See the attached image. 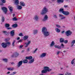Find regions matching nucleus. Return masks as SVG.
<instances>
[{
  "label": "nucleus",
  "mask_w": 75,
  "mask_h": 75,
  "mask_svg": "<svg viewBox=\"0 0 75 75\" xmlns=\"http://www.w3.org/2000/svg\"><path fill=\"white\" fill-rule=\"evenodd\" d=\"M18 26L17 24H14L12 25V27L13 28H16Z\"/></svg>",
  "instance_id": "obj_31"
},
{
  "label": "nucleus",
  "mask_w": 75,
  "mask_h": 75,
  "mask_svg": "<svg viewBox=\"0 0 75 75\" xmlns=\"http://www.w3.org/2000/svg\"><path fill=\"white\" fill-rule=\"evenodd\" d=\"M28 35H25V36L23 38V40H26L28 39Z\"/></svg>",
  "instance_id": "obj_22"
},
{
  "label": "nucleus",
  "mask_w": 75,
  "mask_h": 75,
  "mask_svg": "<svg viewBox=\"0 0 75 75\" xmlns=\"http://www.w3.org/2000/svg\"><path fill=\"white\" fill-rule=\"evenodd\" d=\"M22 6H21L18 5V9L19 10H20L21 9H22Z\"/></svg>",
  "instance_id": "obj_35"
},
{
  "label": "nucleus",
  "mask_w": 75,
  "mask_h": 75,
  "mask_svg": "<svg viewBox=\"0 0 75 75\" xmlns=\"http://www.w3.org/2000/svg\"><path fill=\"white\" fill-rule=\"evenodd\" d=\"M48 11V10L47 9V8L45 7L44 8L43 10H42V12L41 13V14L42 15H43L45 14L46 13H47Z\"/></svg>",
  "instance_id": "obj_1"
},
{
  "label": "nucleus",
  "mask_w": 75,
  "mask_h": 75,
  "mask_svg": "<svg viewBox=\"0 0 75 75\" xmlns=\"http://www.w3.org/2000/svg\"><path fill=\"white\" fill-rule=\"evenodd\" d=\"M23 47V45H20V48H21Z\"/></svg>",
  "instance_id": "obj_52"
},
{
  "label": "nucleus",
  "mask_w": 75,
  "mask_h": 75,
  "mask_svg": "<svg viewBox=\"0 0 75 75\" xmlns=\"http://www.w3.org/2000/svg\"><path fill=\"white\" fill-rule=\"evenodd\" d=\"M15 33V30H12L11 32L10 33L11 36L12 37H13V36L14 35Z\"/></svg>",
  "instance_id": "obj_8"
},
{
  "label": "nucleus",
  "mask_w": 75,
  "mask_h": 75,
  "mask_svg": "<svg viewBox=\"0 0 75 75\" xmlns=\"http://www.w3.org/2000/svg\"><path fill=\"white\" fill-rule=\"evenodd\" d=\"M35 19L36 20V21H38V16L36 15L34 17Z\"/></svg>",
  "instance_id": "obj_26"
},
{
  "label": "nucleus",
  "mask_w": 75,
  "mask_h": 75,
  "mask_svg": "<svg viewBox=\"0 0 75 75\" xmlns=\"http://www.w3.org/2000/svg\"><path fill=\"white\" fill-rule=\"evenodd\" d=\"M14 16H15V13H14L13 14V17H14Z\"/></svg>",
  "instance_id": "obj_64"
},
{
  "label": "nucleus",
  "mask_w": 75,
  "mask_h": 75,
  "mask_svg": "<svg viewBox=\"0 0 75 75\" xmlns=\"http://www.w3.org/2000/svg\"><path fill=\"white\" fill-rule=\"evenodd\" d=\"M6 44L7 46H8V47H9V46H10V45H11V43L9 42H6Z\"/></svg>",
  "instance_id": "obj_34"
},
{
  "label": "nucleus",
  "mask_w": 75,
  "mask_h": 75,
  "mask_svg": "<svg viewBox=\"0 0 75 75\" xmlns=\"http://www.w3.org/2000/svg\"><path fill=\"white\" fill-rule=\"evenodd\" d=\"M42 33H44L47 31V28H46V27H44L42 28Z\"/></svg>",
  "instance_id": "obj_6"
},
{
  "label": "nucleus",
  "mask_w": 75,
  "mask_h": 75,
  "mask_svg": "<svg viewBox=\"0 0 75 75\" xmlns=\"http://www.w3.org/2000/svg\"><path fill=\"white\" fill-rule=\"evenodd\" d=\"M1 45L2 48H6L7 47L6 42L2 43Z\"/></svg>",
  "instance_id": "obj_5"
},
{
  "label": "nucleus",
  "mask_w": 75,
  "mask_h": 75,
  "mask_svg": "<svg viewBox=\"0 0 75 75\" xmlns=\"http://www.w3.org/2000/svg\"><path fill=\"white\" fill-rule=\"evenodd\" d=\"M54 18H57V16L56 15H54Z\"/></svg>",
  "instance_id": "obj_54"
},
{
  "label": "nucleus",
  "mask_w": 75,
  "mask_h": 75,
  "mask_svg": "<svg viewBox=\"0 0 75 75\" xmlns=\"http://www.w3.org/2000/svg\"><path fill=\"white\" fill-rule=\"evenodd\" d=\"M63 12V14H64V15H65L66 16H68V15H69V12H65L64 11V12Z\"/></svg>",
  "instance_id": "obj_14"
},
{
  "label": "nucleus",
  "mask_w": 75,
  "mask_h": 75,
  "mask_svg": "<svg viewBox=\"0 0 75 75\" xmlns=\"http://www.w3.org/2000/svg\"><path fill=\"white\" fill-rule=\"evenodd\" d=\"M5 41H6V42H7V41H8V40L7 39H6L5 40Z\"/></svg>",
  "instance_id": "obj_58"
},
{
  "label": "nucleus",
  "mask_w": 75,
  "mask_h": 75,
  "mask_svg": "<svg viewBox=\"0 0 75 75\" xmlns=\"http://www.w3.org/2000/svg\"><path fill=\"white\" fill-rule=\"evenodd\" d=\"M61 45L62 47H64V44H62Z\"/></svg>",
  "instance_id": "obj_61"
},
{
  "label": "nucleus",
  "mask_w": 75,
  "mask_h": 75,
  "mask_svg": "<svg viewBox=\"0 0 75 75\" xmlns=\"http://www.w3.org/2000/svg\"><path fill=\"white\" fill-rule=\"evenodd\" d=\"M18 20V19L16 18V17H15L13 18V21H17Z\"/></svg>",
  "instance_id": "obj_39"
},
{
  "label": "nucleus",
  "mask_w": 75,
  "mask_h": 75,
  "mask_svg": "<svg viewBox=\"0 0 75 75\" xmlns=\"http://www.w3.org/2000/svg\"><path fill=\"white\" fill-rule=\"evenodd\" d=\"M20 37H18L17 38V40H20Z\"/></svg>",
  "instance_id": "obj_62"
},
{
  "label": "nucleus",
  "mask_w": 75,
  "mask_h": 75,
  "mask_svg": "<svg viewBox=\"0 0 75 75\" xmlns=\"http://www.w3.org/2000/svg\"><path fill=\"white\" fill-rule=\"evenodd\" d=\"M19 36H23V33H21L19 34Z\"/></svg>",
  "instance_id": "obj_46"
},
{
  "label": "nucleus",
  "mask_w": 75,
  "mask_h": 75,
  "mask_svg": "<svg viewBox=\"0 0 75 75\" xmlns=\"http://www.w3.org/2000/svg\"><path fill=\"white\" fill-rule=\"evenodd\" d=\"M44 69H47L48 70H50L51 69H49V67H44Z\"/></svg>",
  "instance_id": "obj_37"
},
{
  "label": "nucleus",
  "mask_w": 75,
  "mask_h": 75,
  "mask_svg": "<svg viewBox=\"0 0 75 75\" xmlns=\"http://www.w3.org/2000/svg\"><path fill=\"white\" fill-rule=\"evenodd\" d=\"M57 3H64V0H57Z\"/></svg>",
  "instance_id": "obj_21"
},
{
  "label": "nucleus",
  "mask_w": 75,
  "mask_h": 75,
  "mask_svg": "<svg viewBox=\"0 0 75 75\" xmlns=\"http://www.w3.org/2000/svg\"><path fill=\"white\" fill-rule=\"evenodd\" d=\"M2 9L3 11L5 13V14L7 13V9L6 7H3L2 8Z\"/></svg>",
  "instance_id": "obj_7"
},
{
  "label": "nucleus",
  "mask_w": 75,
  "mask_h": 75,
  "mask_svg": "<svg viewBox=\"0 0 75 75\" xmlns=\"http://www.w3.org/2000/svg\"><path fill=\"white\" fill-rule=\"evenodd\" d=\"M20 4L21 6H25V3H24V2H23V1H21L20 2Z\"/></svg>",
  "instance_id": "obj_15"
},
{
  "label": "nucleus",
  "mask_w": 75,
  "mask_h": 75,
  "mask_svg": "<svg viewBox=\"0 0 75 75\" xmlns=\"http://www.w3.org/2000/svg\"><path fill=\"white\" fill-rule=\"evenodd\" d=\"M55 44V42H54V41H52L51 44H50V47H53L54 45Z\"/></svg>",
  "instance_id": "obj_16"
},
{
  "label": "nucleus",
  "mask_w": 75,
  "mask_h": 75,
  "mask_svg": "<svg viewBox=\"0 0 75 75\" xmlns=\"http://www.w3.org/2000/svg\"><path fill=\"white\" fill-rule=\"evenodd\" d=\"M33 59V57L32 56L26 57L25 58V59H29V60H30V59Z\"/></svg>",
  "instance_id": "obj_12"
},
{
  "label": "nucleus",
  "mask_w": 75,
  "mask_h": 75,
  "mask_svg": "<svg viewBox=\"0 0 75 75\" xmlns=\"http://www.w3.org/2000/svg\"><path fill=\"white\" fill-rule=\"evenodd\" d=\"M5 20V19H4V17L2 16V19L1 20V21H2V22H4V21Z\"/></svg>",
  "instance_id": "obj_40"
},
{
  "label": "nucleus",
  "mask_w": 75,
  "mask_h": 75,
  "mask_svg": "<svg viewBox=\"0 0 75 75\" xmlns=\"http://www.w3.org/2000/svg\"><path fill=\"white\" fill-rule=\"evenodd\" d=\"M5 35H8V33L6 32L5 33Z\"/></svg>",
  "instance_id": "obj_57"
},
{
  "label": "nucleus",
  "mask_w": 75,
  "mask_h": 75,
  "mask_svg": "<svg viewBox=\"0 0 75 75\" xmlns=\"http://www.w3.org/2000/svg\"><path fill=\"white\" fill-rule=\"evenodd\" d=\"M2 3H0V6H3L4 3H6V0H0Z\"/></svg>",
  "instance_id": "obj_9"
},
{
  "label": "nucleus",
  "mask_w": 75,
  "mask_h": 75,
  "mask_svg": "<svg viewBox=\"0 0 75 75\" xmlns=\"http://www.w3.org/2000/svg\"><path fill=\"white\" fill-rule=\"evenodd\" d=\"M3 33H7V31H3Z\"/></svg>",
  "instance_id": "obj_59"
},
{
  "label": "nucleus",
  "mask_w": 75,
  "mask_h": 75,
  "mask_svg": "<svg viewBox=\"0 0 75 75\" xmlns=\"http://www.w3.org/2000/svg\"><path fill=\"white\" fill-rule=\"evenodd\" d=\"M22 42V39L18 41V42Z\"/></svg>",
  "instance_id": "obj_53"
},
{
  "label": "nucleus",
  "mask_w": 75,
  "mask_h": 75,
  "mask_svg": "<svg viewBox=\"0 0 75 75\" xmlns=\"http://www.w3.org/2000/svg\"><path fill=\"white\" fill-rule=\"evenodd\" d=\"M65 11H64V9L61 8L59 10V12H62V13L63 14V13Z\"/></svg>",
  "instance_id": "obj_17"
},
{
  "label": "nucleus",
  "mask_w": 75,
  "mask_h": 75,
  "mask_svg": "<svg viewBox=\"0 0 75 75\" xmlns=\"http://www.w3.org/2000/svg\"><path fill=\"white\" fill-rule=\"evenodd\" d=\"M65 75H71V73H68V72H67L65 74Z\"/></svg>",
  "instance_id": "obj_45"
},
{
  "label": "nucleus",
  "mask_w": 75,
  "mask_h": 75,
  "mask_svg": "<svg viewBox=\"0 0 75 75\" xmlns=\"http://www.w3.org/2000/svg\"><path fill=\"white\" fill-rule=\"evenodd\" d=\"M59 53H60V51H57V55H59Z\"/></svg>",
  "instance_id": "obj_51"
},
{
  "label": "nucleus",
  "mask_w": 75,
  "mask_h": 75,
  "mask_svg": "<svg viewBox=\"0 0 75 75\" xmlns=\"http://www.w3.org/2000/svg\"><path fill=\"white\" fill-rule=\"evenodd\" d=\"M59 16V17H62L63 15L61 14H60Z\"/></svg>",
  "instance_id": "obj_60"
},
{
  "label": "nucleus",
  "mask_w": 75,
  "mask_h": 75,
  "mask_svg": "<svg viewBox=\"0 0 75 75\" xmlns=\"http://www.w3.org/2000/svg\"><path fill=\"white\" fill-rule=\"evenodd\" d=\"M34 61V59H33L29 62V64H31V63H33Z\"/></svg>",
  "instance_id": "obj_29"
},
{
  "label": "nucleus",
  "mask_w": 75,
  "mask_h": 75,
  "mask_svg": "<svg viewBox=\"0 0 75 75\" xmlns=\"http://www.w3.org/2000/svg\"><path fill=\"white\" fill-rule=\"evenodd\" d=\"M68 7V5H64V7H65V8H66V7Z\"/></svg>",
  "instance_id": "obj_49"
},
{
  "label": "nucleus",
  "mask_w": 75,
  "mask_h": 75,
  "mask_svg": "<svg viewBox=\"0 0 75 75\" xmlns=\"http://www.w3.org/2000/svg\"><path fill=\"white\" fill-rule=\"evenodd\" d=\"M28 61L27 60V59H25L23 60V62L24 64H26V63H27Z\"/></svg>",
  "instance_id": "obj_33"
},
{
  "label": "nucleus",
  "mask_w": 75,
  "mask_h": 75,
  "mask_svg": "<svg viewBox=\"0 0 75 75\" xmlns=\"http://www.w3.org/2000/svg\"><path fill=\"white\" fill-rule=\"evenodd\" d=\"M23 64V61H21L19 62L18 63V67H20V66L22 65Z\"/></svg>",
  "instance_id": "obj_11"
},
{
  "label": "nucleus",
  "mask_w": 75,
  "mask_h": 75,
  "mask_svg": "<svg viewBox=\"0 0 75 75\" xmlns=\"http://www.w3.org/2000/svg\"><path fill=\"white\" fill-rule=\"evenodd\" d=\"M75 43V40H72L71 42V47H73V45H74V44Z\"/></svg>",
  "instance_id": "obj_19"
},
{
  "label": "nucleus",
  "mask_w": 75,
  "mask_h": 75,
  "mask_svg": "<svg viewBox=\"0 0 75 75\" xmlns=\"http://www.w3.org/2000/svg\"><path fill=\"white\" fill-rule=\"evenodd\" d=\"M18 53L17 52H15V57H17L18 56Z\"/></svg>",
  "instance_id": "obj_42"
},
{
  "label": "nucleus",
  "mask_w": 75,
  "mask_h": 75,
  "mask_svg": "<svg viewBox=\"0 0 75 75\" xmlns=\"http://www.w3.org/2000/svg\"><path fill=\"white\" fill-rule=\"evenodd\" d=\"M3 61H4L5 62H7V59H3Z\"/></svg>",
  "instance_id": "obj_41"
},
{
  "label": "nucleus",
  "mask_w": 75,
  "mask_h": 75,
  "mask_svg": "<svg viewBox=\"0 0 75 75\" xmlns=\"http://www.w3.org/2000/svg\"><path fill=\"white\" fill-rule=\"evenodd\" d=\"M38 50V49L37 48L35 49V50L34 51L32 52V54H34Z\"/></svg>",
  "instance_id": "obj_36"
},
{
  "label": "nucleus",
  "mask_w": 75,
  "mask_h": 75,
  "mask_svg": "<svg viewBox=\"0 0 75 75\" xmlns=\"http://www.w3.org/2000/svg\"><path fill=\"white\" fill-rule=\"evenodd\" d=\"M54 47L57 48L58 49H61V46H58L57 45H54Z\"/></svg>",
  "instance_id": "obj_27"
},
{
  "label": "nucleus",
  "mask_w": 75,
  "mask_h": 75,
  "mask_svg": "<svg viewBox=\"0 0 75 75\" xmlns=\"http://www.w3.org/2000/svg\"><path fill=\"white\" fill-rule=\"evenodd\" d=\"M72 34V32H71L70 30H68L66 32L65 34L66 36L68 37L71 35Z\"/></svg>",
  "instance_id": "obj_2"
},
{
  "label": "nucleus",
  "mask_w": 75,
  "mask_h": 75,
  "mask_svg": "<svg viewBox=\"0 0 75 75\" xmlns=\"http://www.w3.org/2000/svg\"><path fill=\"white\" fill-rule=\"evenodd\" d=\"M44 36H45V37H48V36H49L50 35V33L49 32L47 31L46 32H45L43 33Z\"/></svg>",
  "instance_id": "obj_3"
},
{
  "label": "nucleus",
  "mask_w": 75,
  "mask_h": 75,
  "mask_svg": "<svg viewBox=\"0 0 75 75\" xmlns=\"http://www.w3.org/2000/svg\"><path fill=\"white\" fill-rule=\"evenodd\" d=\"M12 74H17V72H16V71H14V72H13Z\"/></svg>",
  "instance_id": "obj_50"
},
{
  "label": "nucleus",
  "mask_w": 75,
  "mask_h": 75,
  "mask_svg": "<svg viewBox=\"0 0 75 75\" xmlns=\"http://www.w3.org/2000/svg\"><path fill=\"white\" fill-rule=\"evenodd\" d=\"M8 8H9V10L11 12L13 11V7H10V6H9L8 7Z\"/></svg>",
  "instance_id": "obj_23"
},
{
  "label": "nucleus",
  "mask_w": 75,
  "mask_h": 75,
  "mask_svg": "<svg viewBox=\"0 0 75 75\" xmlns=\"http://www.w3.org/2000/svg\"><path fill=\"white\" fill-rule=\"evenodd\" d=\"M5 26L6 28L9 27H10V24L6 23L5 24Z\"/></svg>",
  "instance_id": "obj_32"
},
{
  "label": "nucleus",
  "mask_w": 75,
  "mask_h": 75,
  "mask_svg": "<svg viewBox=\"0 0 75 75\" xmlns=\"http://www.w3.org/2000/svg\"><path fill=\"white\" fill-rule=\"evenodd\" d=\"M31 43V41H29L28 42V43L26 45V46H25V47H28V45H29Z\"/></svg>",
  "instance_id": "obj_30"
},
{
  "label": "nucleus",
  "mask_w": 75,
  "mask_h": 75,
  "mask_svg": "<svg viewBox=\"0 0 75 75\" xmlns=\"http://www.w3.org/2000/svg\"><path fill=\"white\" fill-rule=\"evenodd\" d=\"M51 71V69H44L41 72L42 74H45V73H47V72H50V71Z\"/></svg>",
  "instance_id": "obj_4"
},
{
  "label": "nucleus",
  "mask_w": 75,
  "mask_h": 75,
  "mask_svg": "<svg viewBox=\"0 0 75 75\" xmlns=\"http://www.w3.org/2000/svg\"><path fill=\"white\" fill-rule=\"evenodd\" d=\"M7 30H10L11 29H12V28L10 27H8L7 28Z\"/></svg>",
  "instance_id": "obj_48"
},
{
  "label": "nucleus",
  "mask_w": 75,
  "mask_h": 75,
  "mask_svg": "<svg viewBox=\"0 0 75 75\" xmlns=\"http://www.w3.org/2000/svg\"><path fill=\"white\" fill-rule=\"evenodd\" d=\"M15 4L16 5H18L19 4V1L18 0H16L15 1Z\"/></svg>",
  "instance_id": "obj_20"
},
{
  "label": "nucleus",
  "mask_w": 75,
  "mask_h": 75,
  "mask_svg": "<svg viewBox=\"0 0 75 75\" xmlns=\"http://www.w3.org/2000/svg\"><path fill=\"white\" fill-rule=\"evenodd\" d=\"M64 32H65V31H62V33L63 34V33H64Z\"/></svg>",
  "instance_id": "obj_63"
},
{
  "label": "nucleus",
  "mask_w": 75,
  "mask_h": 75,
  "mask_svg": "<svg viewBox=\"0 0 75 75\" xmlns=\"http://www.w3.org/2000/svg\"><path fill=\"white\" fill-rule=\"evenodd\" d=\"M15 42H16V40H13L12 44V45L13 47H14V46H15V45L14 44V43H15Z\"/></svg>",
  "instance_id": "obj_38"
},
{
  "label": "nucleus",
  "mask_w": 75,
  "mask_h": 75,
  "mask_svg": "<svg viewBox=\"0 0 75 75\" xmlns=\"http://www.w3.org/2000/svg\"><path fill=\"white\" fill-rule=\"evenodd\" d=\"M68 40H66L65 41H64V42L65 43V44H67V43H68Z\"/></svg>",
  "instance_id": "obj_47"
},
{
  "label": "nucleus",
  "mask_w": 75,
  "mask_h": 75,
  "mask_svg": "<svg viewBox=\"0 0 75 75\" xmlns=\"http://www.w3.org/2000/svg\"><path fill=\"white\" fill-rule=\"evenodd\" d=\"M11 65H14L15 64H14V62H12L11 63Z\"/></svg>",
  "instance_id": "obj_56"
},
{
  "label": "nucleus",
  "mask_w": 75,
  "mask_h": 75,
  "mask_svg": "<svg viewBox=\"0 0 75 75\" xmlns=\"http://www.w3.org/2000/svg\"><path fill=\"white\" fill-rule=\"evenodd\" d=\"M56 26L57 27H58L59 28H60L61 27V26L58 24H56Z\"/></svg>",
  "instance_id": "obj_44"
},
{
  "label": "nucleus",
  "mask_w": 75,
  "mask_h": 75,
  "mask_svg": "<svg viewBox=\"0 0 75 75\" xmlns=\"http://www.w3.org/2000/svg\"><path fill=\"white\" fill-rule=\"evenodd\" d=\"M47 19L48 16H47V15H45L44 19L43 20V21H45L47 20Z\"/></svg>",
  "instance_id": "obj_13"
},
{
  "label": "nucleus",
  "mask_w": 75,
  "mask_h": 75,
  "mask_svg": "<svg viewBox=\"0 0 75 75\" xmlns=\"http://www.w3.org/2000/svg\"><path fill=\"white\" fill-rule=\"evenodd\" d=\"M55 30L57 33H60V31H61V30L57 28H56Z\"/></svg>",
  "instance_id": "obj_24"
},
{
  "label": "nucleus",
  "mask_w": 75,
  "mask_h": 75,
  "mask_svg": "<svg viewBox=\"0 0 75 75\" xmlns=\"http://www.w3.org/2000/svg\"><path fill=\"white\" fill-rule=\"evenodd\" d=\"M8 71H13V70H14V69L13 68H8Z\"/></svg>",
  "instance_id": "obj_28"
},
{
  "label": "nucleus",
  "mask_w": 75,
  "mask_h": 75,
  "mask_svg": "<svg viewBox=\"0 0 75 75\" xmlns=\"http://www.w3.org/2000/svg\"><path fill=\"white\" fill-rule=\"evenodd\" d=\"M64 18H65V17H63L62 18H61V20H62V19H64Z\"/></svg>",
  "instance_id": "obj_55"
},
{
  "label": "nucleus",
  "mask_w": 75,
  "mask_h": 75,
  "mask_svg": "<svg viewBox=\"0 0 75 75\" xmlns=\"http://www.w3.org/2000/svg\"><path fill=\"white\" fill-rule=\"evenodd\" d=\"M74 60H75V59H74L71 62V64H73L74 63Z\"/></svg>",
  "instance_id": "obj_43"
},
{
  "label": "nucleus",
  "mask_w": 75,
  "mask_h": 75,
  "mask_svg": "<svg viewBox=\"0 0 75 75\" xmlns=\"http://www.w3.org/2000/svg\"><path fill=\"white\" fill-rule=\"evenodd\" d=\"M46 55H47V53H43L40 55V58L45 57L46 56Z\"/></svg>",
  "instance_id": "obj_10"
},
{
  "label": "nucleus",
  "mask_w": 75,
  "mask_h": 75,
  "mask_svg": "<svg viewBox=\"0 0 75 75\" xmlns=\"http://www.w3.org/2000/svg\"><path fill=\"white\" fill-rule=\"evenodd\" d=\"M38 33V30H33V34L34 35H35V34H37Z\"/></svg>",
  "instance_id": "obj_25"
},
{
  "label": "nucleus",
  "mask_w": 75,
  "mask_h": 75,
  "mask_svg": "<svg viewBox=\"0 0 75 75\" xmlns=\"http://www.w3.org/2000/svg\"><path fill=\"white\" fill-rule=\"evenodd\" d=\"M59 41L60 42H64V39L62 38H60Z\"/></svg>",
  "instance_id": "obj_18"
}]
</instances>
